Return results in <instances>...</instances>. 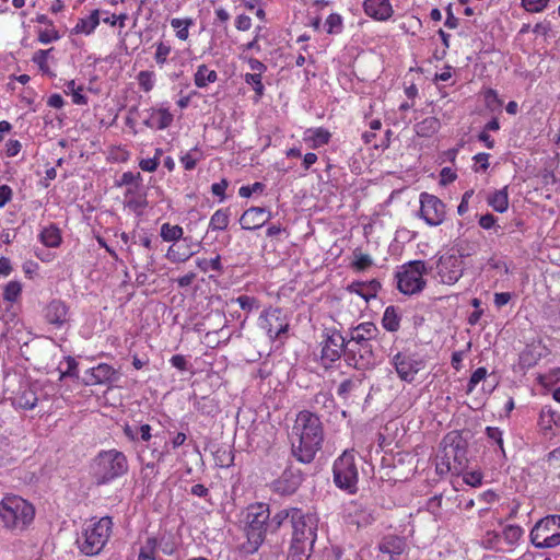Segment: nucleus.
<instances>
[{"label":"nucleus","mask_w":560,"mask_h":560,"mask_svg":"<svg viewBox=\"0 0 560 560\" xmlns=\"http://www.w3.org/2000/svg\"><path fill=\"white\" fill-rule=\"evenodd\" d=\"M293 432L299 436V442L292 443V455L303 464L312 463L324 442V427L319 417L308 410L300 411Z\"/></svg>","instance_id":"1"},{"label":"nucleus","mask_w":560,"mask_h":560,"mask_svg":"<svg viewBox=\"0 0 560 560\" xmlns=\"http://www.w3.org/2000/svg\"><path fill=\"white\" fill-rule=\"evenodd\" d=\"M378 328L371 322L362 323L350 329L347 338V363L358 370L369 369L375 363L373 342Z\"/></svg>","instance_id":"2"},{"label":"nucleus","mask_w":560,"mask_h":560,"mask_svg":"<svg viewBox=\"0 0 560 560\" xmlns=\"http://www.w3.org/2000/svg\"><path fill=\"white\" fill-rule=\"evenodd\" d=\"M468 443L459 431L448 432L440 443L436 455V471L439 475H459L467 467Z\"/></svg>","instance_id":"3"},{"label":"nucleus","mask_w":560,"mask_h":560,"mask_svg":"<svg viewBox=\"0 0 560 560\" xmlns=\"http://www.w3.org/2000/svg\"><path fill=\"white\" fill-rule=\"evenodd\" d=\"M318 518L313 514L293 512L292 539L289 549L291 560H307L317 537Z\"/></svg>","instance_id":"4"},{"label":"nucleus","mask_w":560,"mask_h":560,"mask_svg":"<svg viewBox=\"0 0 560 560\" xmlns=\"http://www.w3.org/2000/svg\"><path fill=\"white\" fill-rule=\"evenodd\" d=\"M35 509L18 495L4 497L0 502V518L3 526L12 532H23L33 522Z\"/></svg>","instance_id":"5"},{"label":"nucleus","mask_w":560,"mask_h":560,"mask_svg":"<svg viewBox=\"0 0 560 560\" xmlns=\"http://www.w3.org/2000/svg\"><path fill=\"white\" fill-rule=\"evenodd\" d=\"M270 518L269 505L265 503H255L246 511V542L243 545L247 553L256 552L262 545L266 533L269 529L268 521Z\"/></svg>","instance_id":"6"},{"label":"nucleus","mask_w":560,"mask_h":560,"mask_svg":"<svg viewBox=\"0 0 560 560\" xmlns=\"http://www.w3.org/2000/svg\"><path fill=\"white\" fill-rule=\"evenodd\" d=\"M126 455L115 448L102 451L93 463V475L96 485H106L128 472Z\"/></svg>","instance_id":"7"},{"label":"nucleus","mask_w":560,"mask_h":560,"mask_svg":"<svg viewBox=\"0 0 560 560\" xmlns=\"http://www.w3.org/2000/svg\"><path fill=\"white\" fill-rule=\"evenodd\" d=\"M335 485L348 492L354 494L358 491L359 471L352 451H345L332 466Z\"/></svg>","instance_id":"8"},{"label":"nucleus","mask_w":560,"mask_h":560,"mask_svg":"<svg viewBox=\"0 0 560 560\" xmlns=\"http://www.w3.org/2000/svg\"><path fill=\"white\" fill-rule=\"evenodd\" d=\"M112 526V518L105 516L88 527L83 533V540H78L81 551L86 556L98 555L110 536Z\"/></svg>","instance_id":"9"},{"label":"nucleus","mask_w":560,"mask_h":560,"mask_svg":"<svg viewBox=\"0 0 560 560\" xmlns=\"http://www.w3.org/2000/svg\"><path fill=\"white\" fill-rule=\"evenodd\" d=\"M560 515H548L539 520L530 532V540L537 548H552L560 545L558 526Z\"/></svg>","instance_id":"10"},{"label":"nucleus","mask_w":560,"mask_h":560,"mask_svg":"<svg viewBox=\"0 0 560 560\" xmlns=\"http://www.w3.org/2000/svg\"><path fill=\"white\" fill-rule=\"evenodd\" d=\"M427 272L424 261L415 260L408 264V267L400 272H397V288L407 295L419 293L425 287L423 275Z\"/></svg>","instance_id":"11"},{"label":"nucleus","mask_w":560,"mask_h":560,"mask_svg":"<svg viewBox=\"0 0 560 560\" xmlns=\"http://www.w3.org/2000/svg\"><path fill=\"white\" fill-rule=\"evenodd\" d=\"M445 205L440 198L429 192L420 194L419 215L427 224L431 226L442 224L445 219Z\"/></svg>","instance_id":"12"},{"label":"nucleus","mask_w":560,"mask_h":560,"mask_svg":"<svg viewBox=\"0 0 560 560\" xmlns=\"http://www.w3.org/2000/svg\"><path fill=\"white\" fill-rule=\"evenodd\" d=\"M392 364L399 378L408 383H411L416 374L424 366L423 361L417 354L400 351L393 355Z\"/></svg>","instance_id":"13"},{"label":"nucleus","mask_w":560,"mask_h":560,"mask_svg":"<svg viewBox=\"0 0 560 560\" xmlns=\"http://www.w3.org/2000/svg\"><path fill=\"white\" fill-rule=\"evenodd\" d=\"M463 256L464 254H460L459 256L444 255L440 257L438 262V273L443 283L451 285L462 278L464 272V262L462 260Z\"/></svg>","instance_id":"14"},{"label":"nucleus","mask_w":560,"mask_h":560,"mask_svg":"<svg viewBox=\"0 0 560 560\" xmlns=\"http://www.w3.org/2000/svg\"><path fill=\"white\" fill-rule=\"evenodd\" d=\"M347 337L342 336V334L338 330H332L327 334L322 349L323 360L335 362L341 357L342 353L347 359Z\"/></svg>","instance_id":"15"},{"label":"nucleus","mask_w":560,"mask_h":560,"mask_svg":"<svg viewBox=\"0 0 560 560\" xmlns=\"http://www.w3.org/2000/svg\"><path fill=\"white\" fill-rule=\"evenodd\" d=\"M260 326L266 330L270 339L280 338L289 329V323L282 317L279 308L266 312L265 316L261 315Z\"/></svg>","instance_id":"16"},{"label":"nucleus","mask_w":560,"mask_h":560,"mask_svg":"<svg viewBox=\"0 0 560 560\" xmlns=\"http://www.w3.org/2000/svg\"><path fill=\"white\" fill-rule=\"evenodd\" d=\"M43 313L46 322L55 328H61L69 322V307L59 299L51 300L44 307Z\"/></svg>","instance_id":"17"},{"label":"nucleus","mask_w":560,"mask_h":560,"mask_svg":"<svg viewBox=\"0 0 560 560\" xmlns=\"http://www.w3.org/2000/svg\"><path fill=\"white\" fill-rule=\"evenodd\" d=\"M271 219V213L262 207H252L240 218V224L244 230H257Z\"/></svg>","instance_id":"18"},{"label":"nucleus","mask_w":560,"mask_h":560,"mask_svg":"<svg viewBox=\"0 0 560 560\" xmlns=\"http://www.w3.org/2000/svg\"><path fill=\"white\" fill-rule=\"evenodd\" d=\"M346 520L349 524L360 528L370 525L374 521V517L365 506L352 501L346 509Z\"/></svg>","instance_id":"19"},{"label":"nucleus","mask_w":560,"mask_h":560,"mask_svg":"<svg viewBox=\"0 0 560 560\" xmlns=\"http://www.w3.org/2000/svg\"><path fill=\"white\" fill-rule=\"evenodd\" d=\"M363 9L366 15L376 21H387L394 13L389 0H365Z\"/></svg>","instance_id":"20"},{"label":"nucleus","mask_w":560,"mask_h":560,"mask_svg":"<svg viewBox=\"0 0 560 560\" xmlns=\"http://www.w3.org/2000/svg\"><path fill=\"white\" fill-rule=\"evenodd\" d=\"M302 477L292 470H284L281 477L273 482L276 492L282 495H290L294 493L301 485Z\"/></svg>","instance_id":"21"},{"label":"nucleus","mask_w":560,"mask_h":560,"mask_svg":"<svg viewBox=\"0 0 560 560\" xmlns=\"http://www.w3.org/2000/svg\"><path fill=\"white\" fill-rule=\"evenodd\" d=\"M173 122V115L167 108L150 109L148 116L143 119V124L151 128L162 130Z\"/></svg>","instance_id":"22"},{"label":"nucleus","mask_w":560,"mask_h":560,"mask_svg":"<svg viewBox=\"0 0 560 560\" xmlns=\"http://www.w3.org/2000/svg\"><path fill=\"white\" fill-rule=\"evenodd\" d=\"M406 540L396 535L384 536L378 544L381 552L389 555L390 557L401 555L406 549Z\"/></svg>","instance_id":"23"},{"label":"nucleus","mask_w":560,"mask_h":560,"mask_svg":"<svg viewBox=\"0 0 560 560\" xmlns=\"http://www.w3.org/2000/svg\"><path fill=\"white\" fill-rule=\"evenodd\" d=\"M39 400L35 387L27 386L22 388L13 400V404L22 409L32 410L36 407Z\"/></svg>","instance_id":"24"},{"label":"nucleus","mask_w":560,"mask_h":560,"mask_svg":"<svg viewBox=\"0 0 560 560\" xmlns=\"http://www.w3.org/2000/svg\"><path fill=\"white\" fill-rule=\"evenodd\" d=\"M380 289H381V283H380V281H377L375 279H373L369 282H359V281L352 282L348 287V290L350 292L357 293L358 295L363 298L366 302L370 299L375 298Z\"/></svg>","instance_id":"25"},{"label":"nucleus","mask_w":560,"mask_h":560,"mask_svg":"<svg viewBox=\"0 0 560 560\" xmlns=\"http://www.w3.org/2000/svg\"><path fill=\"white\" fill-rule=\"evenodd\" d=\"M116 378V371L106 363H101L91 369V382L93 384H104L113 382Z\"/></svg>","instance_id":"26"},{"label":"nucleus","mask_w":560,"mask_h":560,"mask_svg":"<svg viewBox=\"0 0 560 560\" xmlns=\"http://www.w3.org/2000/svg\"><path fill=\"white\" fill-rule=\"evenodd\" d=\"M330 132L323 128H310L304 133V140L312 143V148L316 149L324 144H327L330 140Z\"/></svg>","instance_id":"27"},{"label":"nucleus","mask_w":560,"mask_h":560,"mask_svg":"<svg viewBox=\"0 0 560 560\" xmlns=\"http://www.w3.org/2000/svg\"><path fill=\"white\" fill-rule=\"evenodd\" d=\"M300 509L291 508V509H283L276 513L268 521V526L271 532H277L280 527H282L284 524H292V516L293 512H300Z\"/></svg>","instance_id":"28"},{"label":"nucleus","mask_w":560,"mask_h":560,"mask_svg":"<svg viewBox=\"0 0 560 560\" xmlns=\"http://www.w3.org/2000/svg\"><path fill=\"white\" fill-rule=\"evenodd\" d=\"M489 206L493 208L497 212H505L509 208V195H508V187H504L500 190H495L494 192L490 194L487 199Z\"/></svg>","instance_id":"29"},{"label":"nucleus","mask_w":560,"mask_h":560,"mask_svg":"<svg viewBox=\"0 0 560 560\" xmlns=\"http://www.w3.org/2000/svg\"><path fill=\"white\" fill-rule=\"evenodd\" d=\"M100 24L98 10H94L88 18L80 19L73 28L75 34H91Z\"/></svg>","instance_id":"30"},{"label":"nucleus","mask_w":560,"mask_h":560,"mask_svg":"<svg viewBox=\"0 0 560 560\" xmlns=\"http://www.w3.org/2000/svg\"><path fill=\"white\" fill-rule=\"evenodd\" d=\"M440 120L436 117H427L415 125V131L419 137H431L440 129Z\"/></svg>","instance_id":"31"},{"label":"nucleus","mask_w":560,"mask_h":560,"mask_svg":"<svg viewBox=\"0 0 560 560\" xmlns=\"http://www.w3.org/2000/svg\"><path fill=\"white\" fill-rule=\"evenodd\" d=\"M218 80V73L210 70L207 65H200L194 75V82L197 88H206L209 83Z\"/></svg>","instance_id":"32"},{"label":"nucleus","mask_w":560,"mask_h":560,"mask_svg":"<svg viewBox=\"0 0 560 560\" xmlns=\"http://www.w3.org/2000/svg\"><path fill=\"white\" fill-rule=\"evenodd\" d=\"M42 243L47 247H58L61 243V235L59 229L51 224L45 228L39 235Z\"/></svg>","instance_id":"33"},{"label":"nucleus","mask_w":560,"mask_h":560,"mask_svg":"<svg viewBox=\"0 0 560 560\" xmlns=\"http://www.w3.org/2000/svg\"><path fill=\"white\" fill-rule=\"evenodd\" d=\"M382 325L387 331H397L400 327V317L395 306H387L383 318Z\"/></svg>","instance_id":"34"},{"label":"nucleus","mask_w":560,"mask_h":560,"mask_svg":"<svg viewBox=\"0 0 560 560\" xmlns=\"http://www.w3.org/2000/svg\"><path fill=\"white\" fill-rule=\"evenodd\" d=\"M195 254V249H184L183 245L174 244L168 248L166 257L172 262H183L189 259Z\"/></svg>","instance_id":"35"},{"label":"nucleus","mask_w":560,"mask_h":560,"mask_svg":"<svg viewBox=\"0 0 560 560\" xmlns=\"http://www.w3.org/2000/svg\"><path fill=\"white\" fill-rule=\"evenodd\" d=\"M230 222V214L228 209H219L217 210L209 223V228L213 231H222L225 230Z\"/></svg>","instance_id":"36"},{"label":"nucleus","mask_w":560,"mask_h":560,"mask_svg":"<svg viewBox=\"0 0 560 560\" xmlns=\"http://www.w3.org/2000/svg\"><path fill=\"white\" fill-rule=\"evenodd\" d=\"M524 530L518 525H508L501 533L502 540L509 545L514 546L523 536Z\"/></svg>","instance_id":"37"},{"label":"nucleus","mask_w":560,"mask_h":560,"mask_svg":"<svg viewBox=\"0 0 560 560\" xmlns=\"http://www.w3.org/2000/svg\"><path fill=\"white\" fill-rule=\"evenodd\" d=\"M183 228L179 225H171L170 223H164L161 226V237L165 242H176L183 237Z\"/></svg>","instance_id":"38"},{"label":"nucleus","mask_w":560,"mask_h":560,"mask_svg":"<svg viewBox=\"0 0 560 560\" xmlns=\"http://www.w3.org/2000/svg\"><path fill=\"white\" fill-rule=\"evenodd\" d=\"M501 542L502 536L501 533L498 532H487L482 538V546L487 549L501 551L503 550Z\"/></svg>","instance_id":"39"},{"label":"nucleus","mask_w":560,"mask_h":560,"mask_svg":"<svg viewBox=\"0 0 560 560\" xmlns=\"http://www.w3.org/2000/svg\"><path fill=\"white\" fill-rule=\"evenodd\" d=\"M52 50H54V48L39 49L32 57V61L34 63H36L38 66L39 70L44 73H49V67L47 63V59H48L49 54Z\"/></svg>","instance_id":"40"},{"label":"nucleus","mask_w":560,"mask_h":560,"mask_svg":"<svg viewBox=\"0 0 560 560\" xmlns=\"http://www.w3.org/2000/svg\"><path fill=\"white\" fill-rule=\"evenodd\" d=\"M192 24V21L190 19L182 20V19H173L171 21V26L175 28L176 36L185 40L188 37V27Z\"/></svg>","instance_id":"41"},{"label":"nucleus","mask_w":560,"mask_h":560,"mask_svg":"<svg viewBox=\"0 0 560 560\" xmlns=\"http://www.w3.org/2000/svg\"><path fill=\"white\" fill-rule=\"evenodd\" d=\"M197 266L205 272L209 270L221 272L223 269V266L221 264V257L219 255L211 259H198Z\"/></svg>","instance_id":"42"},{"label":"nucleus","mask_w":560,"mask_h":560,"mask_svg":"<svg viewBox=\"0 0 560 560\" xmlns=\"http://www.w3.org/2000/svg\"><path fill=\"white\" fill-rule=\"evenodd\" d=\"M354 261L352 262V267L355 268L359 271L368 269L372 264V258L368 254H363L355 249L353 252Z\"/></svg>","instance_id":"43"},{"label":"nucleus","mask_w":560,"mask_h":560,"mask_svg":"<svg viewBox=\"0 0 560 560\" xmlns=\"http://www.w3.org/2000/svg\"><path fill=\"white\" fill-rule=\"evenodd\" d=\"M156 548V539L148 538L145 545L140 548L138 560H155L154 550Z\"/></svg>","instance_id":"44"},{"label":"nucleus","mask_w":560,"mask_h":560,"mask_svg":"<svg viewBox=\"0 0 560 560\" xmlns=\"http://www.w3.org/2000/svg\"><path fill=\"white\" fill-rule=\"evenodd\" d=\"M237 303L243 311L247 313L252 312L254 308H258L259 304L256 298L248 295H240L236 299L231 300V303Z\"/></svg>","instance_id":"45"},{"label":"nucleus","mask_w":560,"mask_h":560,"mask_svg":"<svg viewBox=\"0 0 560 560\" xmlns=\"http://www.w3.org/2000/svg\"><path fill=\"white\" fill-rule=\"evenodd\" d=\"M22 287L18 281H10L3 291V299L9 302H15L21 294Z\"/></svg>","instance_id":"46"},{"label":"nucleus","mask_w":560,"mask_h":560,"mask_svg":"<svg viewBox=\"0 0 560 560\" xmlns=\"http://www.w3.org/2000/svg\"><path fill=\"white\" fill-rule=\"evenodd\" d=\"M137 80L144 92H150L154 86V73L152 71H140Z\"/></svg>","instance_id":"47"},{"label":"nucleus","mask_w":560,"mask_h":560,"mask_svg":"<svg viewBox=\"0 0 560 560\" xmlns=\"http://www.w3.org/2000/svg\"><path fill=\"white\" fill-rule=\"evenodd\" d=\"M142 180V177H141V174L140 173H137V174H133L132 172H125L119 182H118V185L119 186H135V188L137 189L140 185V182Z\"/></svg>","instance_id":"48"},{"label":"nucleus","mask_w":560,"mask_h":560,"mask_svg":"<svg viewBox=\"0 0 560 560\" xmlns=\"http://www.w3.org/2000/svg\"><path fill=\"white\" fill-rule=\"evenodd\" d=\"M327 33H339L342 27V18L337 13H331L326 20Z\"/></svg>","instance_id":"49"},{"label":"nucleus","mask_w":560,"mask_h":560,"mask_svg":"<svg viewBox=\"0 0 560 560\" xmlns=\"http://www.w3.org/2000/svg\"><path fill=\"white\" fill-rule=\"evenodd\" d=\"M197 153L198 149L195 148L180 158V162L183 163L185 170L191 171L196 167L199 160Z\"/></svg>","instance_id":"50"},{"label":"nucleus","mask_w":560,"mask_h":560,"mask_svg":"<svg viewBox=\"0 0 560 560\" xmlns=\"http://www.w3.org/2000/svg\"><path fill=\"white\" fill-rule=\"evenodd\" d=\"M245 82L247 84H250L259 96L264 94V84L261 82V75L259 73H247L245 75Z\"/></svg>","instance_id":"51"},{"label":"nucleus","mask_w":560,"mask_h":560,"mask_svg":"<svg viewBox=\"0 0 560 560\" xmlns=\"http://www.w3.org/2000/svg\"><path fill=\"white\" fill-rule=\"evenodd\" d=\"M479 225L485 230L493 229L495 233L501 229L497 223V218L491 213H486L479 218Z\"/></svg>","instance_id":"52"},{"label":"nucleus","mask_w":560,"mask_h":560,"mask_svg":"<svg viewBox=\"0 0 560 560\" xmlns=\"http://www.w3.org/2000/svg\"><path fill=\"white\" fill-rule=\"evenodd\" d=\"M486 376H487L486 368H478L477 370H475L469 378L467 392H469V393L472 392V389L476 387V385L479 384L481 381H483L486 378Z\"/></svg>","instance_id":"53"},{"label":"nucleus","mask_w":560,"mask_h":560,"mask_svg":"<svg viewBox=\"0 0 560 560\" xmlns=\"http://www.w3.org/2000/svg\"><path fill=\"white\" fill-rule=\"evenodd\" d=\"M549 0H522V5L528 12H540L542 11Z\"/></svg>","instance_id":"54"},{"label":"nucleus","mask_w":560,"mask_h":560,"mask_svg":"<svg viewBox=\"0 0 560 560\" xmlns=\"http://www.w3.org/2000/svg\"><path fill=\"white\" fill-rule=\"evenodd\" d=\"M265 185L260 182H256L253 185L242 186L238 194L243 198H249L254 192H262Z\"/></svg>","instance_id":"55"},{"label":"nucleus","mask_w":560,"mask_h":560,"mask_svg":"<svg viewBox=\"0 0 560 560\" xmlns=\"http://www.w3.org/2000/svg\"><path fill=\"white\" fill-rule=\"evenodd\" d=\"M170 52H171V47L168 45H165L162 42L159 43L156 46V51H155V56H154L156 63H159V65L165 63Z\"/></svg>","instance_id":"56"},{"label":"nucleus","mask_w":560,"mask_h":560,"mask_svg":"<svg viewBox=\"0 0 560 560\" xmlns=\"http://www.w3.org/2000/svg\"><path fill=\"white\" fill-rule=\"evenodd\" d=\"M60 38L58 32L54 28L51 30H40L38 32V40L42 44H49L51 42L58 40Z\"/></svg>","instance_id":"57"},{"label":"nucleus","mask_w":560,"mask_h":560,"mask_svg":"<svg viewBox=\"0 0 560 560\" xmlns=\"http://www.w3.org/2000/svg\"><path fill=\"white\" fill-rule=\"evenodd\" d=\"M486 433L490 440L494 441L499 445L501 452L504 454L503 439H502L501 430L499 428L488 427L486 429Z\"/></svg>","instance_id":"58"},{"label":"nucleus","mask_w":560,"mask_h":560,"mask_svg":"<svg viewBox=\"0 0 560 560\" xmlns=\"http://www.w3.org/2000/svg\"><path fill=\"white\" fill-rule=\"evenodd\" d=\"M465 483L471 487H478L482 481V474L480 471H469L464 475Z\"/></svg>","instance_id":"59"},{"label":"nucleus","mask_w":560,"mask_h":560,"mask_svg":"<svg viewBox=\"0 0 560 560\" xmlns=\"http://www.w3.org/2000/svg\"><path fill=\"white\" fill-rule=\"evenodd\" d=\"M67 369L60 371V378L66 376H74L77 374L78 362L72 357L66 358Z\"/></svg>","instance_id":"60"},{"label":"nucleus","mask_w":560,"mask_h":560,"mask_svg":"<svg viewBox=\"0 0 560 560\" xmlns=\"http://www.w3.org/2000/svg\"><path fill=\"white\" fill-rule=\"evenodd\" d=\"M354 382L350 378H347L339 384L337 393L339 396L346 398L347 395L354 388Z\"/></svg>","instance_id":"61"},{"label":"nucleus","mask_w":560,"mask_h":560,"mask_svg":"<svg viewBox=\"0 0 560 560\" xmlns=\"http://www.w3.org/2000/svg\"><path fill=\"white\" fill-rule=\"evenodd\" d=\"M159 163L160 162H158V156H154L152 159L141 160L139 166L144 172H154L158 168Z\"/></svg>","instance_id":"62"},{"label":"nucleus","mask_w":560,"mask_h":560,"mask_svg":"<svg viewBox=\"0 0 560 560\" xmlns=\"http://www.w3.org/2000/svg\"><path fill=\"white\" fill-rule=\"evenodd\" d=\"M235 26L238 31H247L252 26V20L248 15L241 14L236 18Z\"/></svg>","instance_id":"63"},{"label":"nucleus","mask_w":560,"mask_h":560,"mask_svg":"<svg viewBox=\"0 0 560 560\" xmlns=\"http://www.w3.org/2000/svg\"><path fill=\"white\" fill-rule=\"evenodd\" d=\"M171 363L174 368L180 370V371H187L188 370V362L186 358L182 354H175L171 358Z\"/></svg>","instance_id":"64"}]
</instances>
